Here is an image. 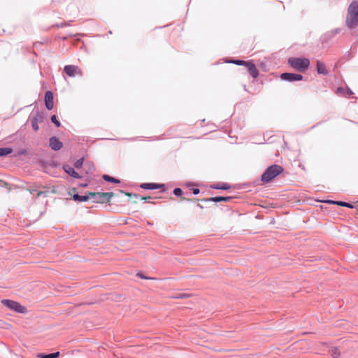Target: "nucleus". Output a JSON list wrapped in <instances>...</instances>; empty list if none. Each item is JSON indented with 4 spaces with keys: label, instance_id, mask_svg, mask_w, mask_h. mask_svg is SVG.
<instances>
[{
    "label": "nucleus",
    "instance_id": "obj_1",
    "mask_svg": "<svg viewBox=\"0 0 358 358\" xmlns=\"http://www.w3.org/2000/svg\"><path fill=\"white\" fill-rule=\"evenodd\" d=\"M345 24L350 29H353L358 25V1L350 3L346 16Z\"/></svg>",
    "mask_w": 358,
    "mask_h": 358
},
{
    "label": "nucleus",
    "instance_id": "obj_2",
    "mask_svg": "<svg viewBox=\"0 0 358 358\" xmlns=\"http://www.w3.org/2000/svg\"><path fill=\"white\" fill-rule=\"evenodd\" d=\"M283 168L278 164H273L268 166L262 175L261 180L263 182H268L276 176L283 172Z\"/></svg>",
    "mask_w": 358,
    "mask_h": 358
},
{
    "label": "nucleus",
    "instance_id": "obj_3",
    "mask_svg": "<svg viewBox=\"0 0 358 358\" xmlns=\"http://www.w3.org/2000/svg\"><path fill=\"white\" fill-rule=\"evenodd\" d=\"M288 64L292 67L300 71H303L309 66L310 61L307 58L290 57L288 59Z\"/></svg>",
    "mask_w": 358,
    "mask_h": 358
},
{
    "label": "nucleus",
    "instance_id": "obj_4",
    "mask_svg": "<svg viewBox=\"0 0 358 358\" xmlns=\"http://www.w3.org/2000/svg\"><path fill=\"white\" fill-rule=\"evenodd\" d=\"M113 196V192H90V198L95 203L109 202Z\"/></svg>",
    "mask_w": 358,
    "mask_h": 358
},
{
    "label": "nucleus",
    "instance_id": "obj_5",
    "mask_svg": "<svg viewBox=\"0 0 358 358\" xmlns=\"http://www.w3.org/2000/svg\"><path fill=\"white\" fill-rule=\"evenodd\" d=\"M1 303L8 308L10 310H14L18 313H25L27 312V308L24 306L15 301L10 299H3L1 301Z\"/></svg>",
    "mask_w": 358,
    "mask_h": 358
},
{
    "label": "nucleus",
    "instance_id": "obj_6",
    "mask_svg": "<svg viewBox=\"0 0 358 358\" xmlns=\"http://www.w3.org/2000/svg\"><path fill=\"white\" fill-rule=\"evenodd\" d=\"M280 78L283 80L293 82L301 80L303 79V76L298 73H283L280 75Z\"/></svg>",
    "mask_w": 358,
    "mask_h": 358
},
{
    "label": "nucleus",
    "instance_id": "obj_7",
    "mask_svg": "<svg viewBox=\"0 0 358 358\" xmlns=\"http://www.w3.org/2000/svg\"><path fill=\"white\" fill-rule=\"evenodd\" d=\"M64 73L69 77H74L76 75H81V71L78 66L66 65L64 68Z\"/></svg>",
    "mask_w": 358,
    "mask_h": 358
},
{
    "label": "nucleus",
    "instance_id": "obj_8",
    "mask_svg": "<svg viewBox=\"0 0 358 358\" xmlns=\"http://www.w3.org/2000/svg\"><path fill=\"white\" fill-rule=\"evenodd\" d=\"M49 145L52 150L58 151L63 147V143L57 137L52 136L50 138Z\"/></svg>",
    "mask_w": 358,
    "mask_h": 358
},
{
    "label": "nucleus",
    "instance_id": "obj_9",
    "mask_svg": "<svg viewBox=\"0 0 358 358\" xmlns=\"http://www.w3.org/2000/svg\"><path fill=\"white\" fill-rule=\"evenodd\" d=\"M45 105L48 110H52L53 108V94L50 91H48L45 94Z\"/></svg>",
    "mask_w": 358,
    "mask_h": 358
},
{
    "label": "nucleus",
    "instance_id": "obj_10",
    "mask_svg": "<svg viewBox=\"0 0 358 358\" xmlns=\"http://www.w3.org/2000/svg\"><path fill=\"white\" fill-rule=\"evenodd\" d=\"M63 169L64 171L69 174L70 176L74 178H80L81 176L79 175L78 173H77L74 168L71 167V166L68 164H65L63 166Z\"/></svg>",
    "mask_w": 358,
    "mask_h": 358
},
{
    "label": "nucleus",
    "instance_id": "obj_11",
    "mask_svg": "<svg viewBox=\"0 0 358 358\" xmlns=\"http://www.w3.org/2000/svg\"><path fill=\"white\" fill-rule=\"evenodd\" d=\"M164 187L163 184H157V183H142L140 185V187L145 189H157Z\"/></svg>",
    "mask_w": 358,
    "mask_h": 358
},
{
    "label": "nucleus",
    "instance_id": "obj_12",
    "mask_svg": "<svg viewBox=\"0 0 358 358\" xmlns=\"http://www.w3.org/2000/svg\"><path fill=\"white\" fill-rule=\"evenodd\" d=\"M231 199H232L231 196H215V197H210V198L206 199L204 201H207V202H209V201H212V202H221V201L228 202V201H231Z\"/></svg>",
    "mask_w": 358,
    "mask_h": 358
},
{
    "label": "nucleus",
    "instance_id": "obj_13",
    "mask_svg": "<svg viewBox=\"0 0 358 358\" xmlns=\"http://www.w3.org/2000/svg\"><path fill=\"white\" fill-rule=\"evenodd\" d=\"M248 73L253 78H256L258 76V72L255 65L252 62H248L247 65Z\"/></svg>",
    "mask_w": 358,
    "mask_h": 358
},
{
    "label": "nucleus",
    "instance_id": "obj_14",
    "mask_svg": "<svg viewBox=\"0 0 358 358\" xmlns=\"http://www.w3.org/2000/svg\"><path fill=\"white\" fill-rule=\"evenodd\" d=\"M324 202L327 203H331V204L338 205V206H340L347 207L348 208H354V206L352 203H348V202H345V201L327 200V201H326Z\"/></svg>",
    "mask_w": 358,
    "mask_h": 358
},
{
    "label": "nucleus",
    "instance_id": "obj_15",
    "mask_svg": "<svg viewBox=\"0 0 358 358\" xmlns=\"http://www.w3.org/2000/svg\"><path fill=\"white\" fill-rule=\"evenodd\" d=\"M317 71L319 74L328 75L329 71L326 69L324 64L317 60Z\"/></svg>",
    "mask_w": 358,
    "mask_h": 358
},
{
    "label": "nucleus",
    "instance_id": "obj_16",
    "mask_svg": "<svg viewBox=\"0 0 358 358\" xmlns=\"http://www.w3.org/2000/svg\"><path fill=\"white\" fill-rule=\"evenodd\" d=\"M90 199V193L88 194H85L83 196H80L78 194H75L73 195V199L75 201H79V202H85L88 201Z\"/></svg>",
    "mask_w": 358,
    "mask_h": 358
},
{
    "label": "nucleus",
    "instance_id": "obj_17",
    "mask_svg": "<svg viewBox=\"0 0 358 358\" xmlns=\"http://www.w3.org/2000/svg\"><path fill=\"white\" fill-rule=\"evenodd\" d=\"M210 187L212 189H224V190H226V189H229L230 188V185H228L227 183H222V185L214 184V185H211Z\"/></svg>",
    "mask_w": 358,
    "mask_h": 358
},
{
    "label": "nucleus",
    "instance_id": "obj_18",
    "mask_svg": "<svg viewBox=\"0 0 358 358\" xmlns=\"http://www.w3.org/2000/svg\"><path fill=\"white\" fill-rule=\"evenodd\" d=\"M59 356V352H56L50 354H39L38 357L39 358H58Z\"/></svg>",
    "mask_w": 358,
    "mask_h": 358
},
{
    "label": "nucleus",
    "instance_id": "obj_19",
    "mask_svg": "<svg viewBox=\"0 0 358 358\" xmlns=\"http://www.w3.org/2000/svg\"><path fill=\"white\" fill-rule=\"evenodd\" d=\"M329 352L334 358H340L341 353H340L339 349L338 348H336V347L331 348L329 350Z\"/></svg>",
    "mask_w": 358,
    "mask_h": 358
},
{
    "label": "nucleus",
    "instance_id": "obj_20",
    "mask_svg": "<svg viewBox=\"0 0 358 358\" xmlns=\"http://www.w3.org/2000/svg\"><path fill=\"white\" fill-rule=\"evenodd\" d=\"M38 116H39V114L38 113L37 116L34 117L31 119V127L34 131H38L39 129L38 127Z\"/></svg>",
    "mask_w": 358,
    "mask_h": 358
},
{
    "label": "nucleus",
    "instance_id": "obj_21",
    "mask_svg": "<svg viewBox=\"0 0 358 358\" xmlns=\"http://www.w3.org/2000/svg\"><path fill=\"white\" fill-rule=\"evenodd\" d=\"M13 152L12 148H0V157H4Z\"/></svg>",
    "mask_w": 358,
    "mask_h": 358
},
{
    "label": "nucleus",
    "instance_id": "obj_22",
    "mask_svg": "<svg viewBox=\"0 0 358 358\" xmlns=\"http://www.w3.org/2000/svg\"><path fill=\"white\" fill-rule=\"evenodd\" d=\"M103 179L105 181L113 182V183H120V181L118 179H116V178H115L112 176H110L108 175H103Z\"/></svg>",
    "mask_w": 358,
    "mask_h": 358
},
{
    "label": "nucleus",
    "instance_id": "obj_23",
    "mask_svg": "<svg viewBox=\"0 0 358 358\" xmlns=\"http://www.w3.org/2000/svg\"><path fill=\"white\" fill-rule=\"evenodd\" d=\"M229 63H232L239 66H246L248 62L241 59H232L227 61Z\"/></svg>",
    "mask_w": 358,
    "mask_h": 358
},
{
    "label": "nucleus",
    "instance_id": "obj_24",
    "mask_svg": "<svg viewBox=\"0 0 358 358\" xmlns=\"http://www.w3.org/2000/svg\"><path fill=\"white\" fill-rule=\"evenodd\" d=\"M341 31L340 28L334 29L329 32H327L325 36H328L329 38L334 37L336 34H338Z\"/></svg>",
    "mask_w": 358,
    "mask_h": 358
},
{
    "label": "nucleus",
    "instance_id": "obj_25",
    "mask_svg": "<svg viewBox=\"0 0 358 358\" xmlns=\"http://www.w3.org/2000/svg\"><path fill=\"white\" fill-rule=\"evenodd\" d=\"M51 121L57 127H59L61 126L60 122L57 120L55 115H52Z\"/></svg>",
    "mask_w": 358,
    "mask_h": 358
},
{
    "label": "nucleus",
    "instance_id": "obj_26",
    "mask_svg": "<svg viewBox=\"0 0 358 358\" xmlns=\"http://www.w3.org/2000/svg\"><path fill=\"white\" fill-rule=\"evenodd\" d=\"M83 158H80L79 159H78L75 164H74V166L76 169H80L83 166Z\"/></svg>",
    "mask_w": 358,
    "mask_h": 358
},
{
    "label": "nucleus",
    "instance_id": "obj_27",
    "mask_svg": "<svg viewBox=\"0 0 358 358\" xmlns=\"http://www.w3.org/2000/svg\"><path fill=\"white\" fill-rule=\"evenodd\" d=\"M173 194L176 196H181L182 194V190L180 187H176L173 190Z\"/></svg>",
    "mask_w": 358,
    "mask_h": 358
},
{
    "label": "nucleus",
    "instance_id": "obj_28",
    "mask_svg": "<svg viewBox=\"0 0 358 358\" xmlns=\"http://www.w3.org/2000/svg\"><path fill=\"white\" fill-rule=\"evenodd\" d=\"M199 192H200L199 189H198V188H193V189H192V193H193L194 195H197V194H199Z\"/></svg>",
    "mask_w": 358,
    "mask_h": 358
},
{
    "label": "nucleus",
    "instance_id": "obj_29",
    "mask_svg": "<svg viewBox=\"0 0 358 358\" xmlns=\"http://www.w3.org/2000/svg\"><path fill=\"white\" fill-rule=\"evenodd\" d=\"M127 195L129 197V198H131V197H134V198H138L139 196L136 194H131V193H128L127 194Z\"/></svg>",
    "mask_w": 358,
    "mask_h": 358
},
{
    "label": "nucleus",
    "instance_id": "obj_30",
    "mask_svg": "<svg viewBox=\"0 0 358 358\" xmlns=\"http://www.w3.org/2000/svg\"><path fill=\"white\" fill-rule=\"evenodd\" d=\"M137 276H138L139 278H143V279H149V278L145 277L141 273H138Z\"/></svg>",
    "mask_w": 358,
    "mask_h": 358
},
{
    "label": "nucleus",
    "instance_id": "obj_31",
    "mask_svg": "<svg viewBox=\"0 0 358 358\" xmlns=\"http://www.w3.org/2000/svg\"><path fill=\"white\" fill-rule=\"evenodd\" d=\"M343 92H344V90L342 87H338L336 90V94L342 93Z\"/></svg>",
    "mask_w": 358,
    "mask_h": 358
},
{
    "label": "nucleus",
    "instance_id": "obj_32",
    "mask_svg": "<svg viewBox=\"0 0 358 358\" xmlns=\"http://www.w3.org/2000/svg\"><path fill=\"white\" fill-rule=\"evenodd\" d=\"M347 92L348 95H351L353 94V92L350 88H348Z\"/></svg>",
    "mask_w": 358,
    "mask_h": 358
},
{
    "label": "nucleus",
    "instance_id": "obj_33",
    "mask_svg": "<svg viewBox=\"0 0 358 358\" xmlns=\"http://www.w3.org/2000/svg\"><path fill=\"white\" fill-rule=\"evenodd\" d=\"M141 199L142 200L148 201V199H150V196H148V197H143V196H141Z\"/></svg>",
    "mask_w": 358,
    "mask_h": 358
},
{
    "label": "nucleus",
    "instance_id": "obj_34",
    "mask_svg": "<svg viewBox=\"0 0 358 358\" xmlns=\"http://www.w3.org/2000/svg\"><path fill=\"white\" fill-rule=\"evenodd\" d=\"M42 194H43V192H38V193H37V196H40Z\"/></svg>",
    "mask_w": 358,
    "mask_h": 358
},
{
    "label": "nucleus",
    "instance_id": "obj_35",
    "mask_svg": "<svg viewBox=\"0 0 358 358\" xmlns=\"http://www.w3.org/2000/svg\"><path fill=\"white\" fill-rule=\"evenodd\" d=\"M198 206H199V208H203V206H201L200 204H198Z\"/></svg>",
    "mask_w": 358,
    "mask_h": 358
},
{
    "label": "nucleus",
    "instance_id": "obj_36",
    "mask_svg": "<svg viewBox=\"0 0 358 358\" xmlns=\"http://www.w3.org/2000/svg\"><path fill=\"white\" fill-rule=\"evenodd\" d=\"M83 187H86L87 186V184H83L82 185Z\"/></svg>",
    "mask_w": 358,
    "mask_h": 358
}]
</instances>
